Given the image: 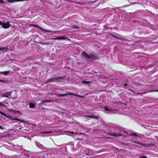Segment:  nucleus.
<instances>
[{"label": "nucleus", "instance_id": "obj_24", "mask_svg": "<svg viewBox=\"0 0 158 158\" xmlns=\"http://www.w3.org/2000/svg\"><path fill=\"white\" fill-rule=\"evenodd\" d=\"M4 81L6 82V81L5 80L0 79V82H4Z\"/></svg>", "mask_w": 158, "mask_h": 158}, {"label": "nucleus", "instance_id": "obj_2", "mask_svg": "<svg viewBox=\"0 0 158 158\" xmlns=\"http://www.w3.org/2000/svg\"><path fill=\"white\" fill-rule=\"evenodd\" d=\"M0 25H1L2 27L4 29L9 28L10 27V25L8 22L6 23H2L0 20Z\"/></svg>", "mask_w": 158, "mask_h": 158}, {"label": "nucleus", "instance_id": "obj_13", "mask_svg": "<svg viewBox=\"0 0 158 158\" xmlns=\"http://www.w3.org/2000/svg\"><path fill=\"white\" fill-rule=\"evenodd\" d=\"M50 100H43L41 101L42 102L43 104L47 102H50Z\"/></svg>", "mask_w": 158, "mask_h": 158}, {"label": "nucleus", "instance_id": "obj_16", "mask_svg": "<svg viewBox=\"0 0 158 158\" xmlns=\"http://www.w3.org/2000/svg\"><path fill=\"white\" fill-rule=\"evenodd\" d=\"M4 102H0V106H2L3 107H6V105H4L3 103Z\"/></svg>", "mask_w": 158, "mask_h": 158}, {"label": "nucleus", "instance_id": "obj_14", "mask_svg": "<svg viewBox=\"0 0 158 158\" xmlns=\"http://www.w3.org/2000/svg\"><path fill=\"white\" fill-rule=\"evenodd\" d=\"M29 26H33V27H37V28L38 27V28H39L40 29H41L40 28L41 27H39V26L38 25H36L31 24Z\"/></svg>", "mask_w": 158, "mask_h": 158}, {"label": "nucleus", "instance_id": "obj_25", "mask_svg": "<svg viewBox=\"0 0 158 158\" xmlns=\"http://www.w3.org/2000/svg\"><path fill=\"white\" fill-rule=\"evenodd\" d=\"M69 94L71 95H75V96H78V95H76V94Z\"/></svg>", "mask_w": 158, "mask_h": 158}, {"label": "nucleus", "instance_id": "obj_10", "mask_svg": "<svg viewBox=\"0 0 158 158\" xmlns=\"http://www.w3.org/2000/svg\"><path fill=\"white\" fill-rule=\"evenodd\" d=\"M9 72H10L9 71H4V72H0V74H3L5 75H7L9 73Z\"/></svg>", "mask_w": 158, "mask_h": 158}, {"label": "nucleus", "instance_id": "obj_15", "mask_svg": "<svg viewBox=\"0 0 158 158\" xmlns=\"http://www.w3.org/2000/svg\"><path fill=\"white\" fill-rule=\"evenodd\" d=\"M133 142V143H137V144H140V145H143V146H146V144H145V143H138V142Z\"/></svg>", "mask_w": 158, "mask_h": 158}, {"label": "nucleus", "instance_id": "obj_21", "mask_svg": "<svg viewBox=\"0 0 158 158\" xmlns=\"http://www.w3.org/2000/svg\"><path fill=\"white\" fill-rule=\"evenodd\" d=\"M139 158H148L147 156H141L139 157Z\"/></svg>", "mask_w": 158, "mask_h": 158}, {"label": "nucleus", "instance_id": "obj_5", "mask_svg": "<svg viewBox=\"0 0 158 158\" xmlns=\"http://www.w3.org/2000/svg\"><path fill=\"white\" fill-rule=\"evenodd\" d=\"M111 135L113 136H117V137H119V136H122V135L119 133H111Z\"/></svg>", "mask_w": 158, "mask_h": 158}, {"label": "nucleus", "instance_id": "obj_30", "mask_svg": "<svg viewBox=\"0 0 158 158\" xmlns=\"http://www.w3.org/2000/svg\"><path fill=\"white\" fill-rule=\"evenodd\" d=\"M50 81H48V82H50Z\"/></svg>", "mask_w": 158, "mask_h": 158}, {"label": "nucleus", "instance_id": "obj_8", "mask_svg": "<svg viewBox=\"0 0 158 158\" xmlns=\"http://www.w3.org/2000/svg\"><path fill=\"white\" fill-rule=\"evenodd\" d=\"M81 83H82V84L87 85H89L90 83V81H82L81 82Z\"/></svg>", "mask_w": 158, "mask_h": 158}, {"label": "nucleus", "instance_id": "obj_17", "mask_svg": "<svg viewBox=\"0 0 158 158\" xmlns=\"http://www.w3.org/2000/svg\"><path fill=\"white\" fill-rule=\"evenodd\" d=\"M67 94H60L58 95V96L59 97H64V96L66 95Z\"/></svg>", "mask_w": 158, "mask_h": 158}, {"label": "nucleus", "instance_id": "obj_26", "mask_svg": "<svg viewBox=\"0 0 158 158\" xmlns=\"http://www.w3.org/2000/svg\"><path fill=\"white\" fill-rule=\"evenodd\" d=\"M4 129V128L2 127L0 125V129L1 130H3Z\"/></svg>", "mask_w": 158, "mask_h": 158}, {"label": "nucleus", "instance_id": "obj_6", "mask_svg": "<svg viewBox=\"0 0 158 158\" xmlns=\"http://www.w3.org/2000/svg\"><path fill=\"white\" fill-rule=\"evenodd\" d=\"M36 146L39 148H40L41 149H43V148L45 149V148H44L43 147V146L40 143H39L36 142Z\"/></svg>", "mask_w": 158, "mask_h": 158}, {"label": "nucleus", "instance_id": "obj_12", "mask_svg": "<svg viewBox=\"0 0 158 158\" xmlns=\"http://www.w3.org/2000/svg\"><path fill=\"white\" fill-rule=\"evenodd\" d=\"M14 119L16 121L21 122L22 123H24L25 122L24 120H22V119H19L18 118H15Z\"/></svg>", "mask_w": 158, "mask_h": 158}, {"label": "nucleus", "instance_id": "obj_23", "mask_svg": "<svg viewBox=\"0 0 158 158\" xmlns=\"http://www.w3.org/2000/svg\"><path fill=\"white\" fill-rule=\"evenodd\" d=\"M73 27L74 29H77V26L74 25Z\"/></svg>", "mask_w": 158, "mask_h": 158}, {"label": "nucleus", "instance_id": "obj_20", "mask_svg": "<svg viewBox=\"0 0 158 158\" xmlns=\"http://www.w3.org/2000/svg\"><path fill=\"white\" fill-rule=\"evenodd\" d=\"M104 109L105 110L108 111H110V110L109 109L107 106H105L104 107Z\"/></svg>", "mask_w": 158, "mask_h": 158}, {"label": "nucleus", "instance_id": "obj_22", "mask_svg": "<svg viewBox=\"0 0 158 158\" xmlns=\"http://www.w3.org/2000/svg\"><path fill=\"white\" fill-rule=\"evenodd\" d=\"M0 114H2V115H3L4 116H5V114L4 113L2 112L1 111H0Z\"/></svg>", "mask_w": 158, "mask_h": 158}, {"label": "nucleus", "instance_id": "obj_28", "mask_svg": "<svg viewBox=\"0 0 158 158\" xmlns=\"http://www.w3.org/2000/svg\"><path fill=\"white\" fill-rule=\"evenodd\" d=\"M156 91V92H158V89H157V90H155V91Z\"/></svg>", "mask_w": 158, "mask_h": 158}, {"label": "nucleus", "instance_id": "obj_3", "mask_svg": "<svg viewBox=\"0 0 158 158\" xmlns=\"http://www.w3.org/2000/svg\"><path fill=\"white\" fill-rule=\"evenodd\" d=\"M11 92H7L6 93L2 94L1 96L3 97L8 98V96L11 95Z\"/></svg>", "mask_w": 158, "mask_h": 158}, {"label": "nucleus", "instance_id": "obj_7", "mask_svg": "<svg viewBox=\"0 0 158 158\" xmlns=\"http://www.w3.org/2000/svg\"><path fill=\"white\" fill-rule=\"evenodd\" d=\"M23 1H24V0H7V2L10 3H13L15 2H20Z\"/></svg>", "mask_w": 158, "mask_h": 158}, {"label": "nucleus", "instance_id": "obj_29", "mask_svg": "<svg viewBox=\"0 0 158 158\" xmlns=\"http://www.w3.org/2000/svg\"><path fill=\"white\" fill-rule=\"evenodd\" d=\"M46 32H49L50 31H46Z\"/></svg>", "mask_w": 158, "mask_h": 158}, {"label": "nucleus", "instance_id": "obj_11", "mask_svg": "<svg viewBox=\"0 0 158 158\" xmlns=\"http://www.w3.org/2000/svg\"><path fill=\"white\" fill-rule=\"evenodd\" d=\"M34 104L32 103H30L29 104V107L30 108H33L34 107Z\"/></svg>", "mask_w": 158, "mask_h": 158}, {"label": "nucleus", "instance_id": "obj_4", "mask_svg": "<svg viewBox=\"0 0 158 158\" xmlns=\"http://www.w3.org/2000/svg\"><path fill=\"white\" fill-rule=\"evenodd\" d=\"M86 117H88L90 118H93L98 119H99V117L93 115H87L85 116Z\"/></svg>", "mask_w": 158, "mask_h": 158}, {"label": "nucleus", "instance_id": "obj_9", "mask_svg": "<svg viewBox=\"0 0 158 158\" xmlns=\"http://www.w3.org/2000/svg\"><path fill=\"white\" fill-rule=\"evenodd\" d=\"M66 39L67 38L65 37H60L55 39V40H64Z\"/></svg>", "mask_w": 158, "mask_h": 158}, {"label": "nucleus", "instance_id": "obj_19", "mask_svg": "<svg viewBox=\"0 0 158 158\" xmlns=\"http://www.w3.org/2000/svg\"><path fill=\"white\" fill-rule=\"evenodd\" d=\"M1 50H4L5 51H6V49L4 47H1L0 48V51Z\"/></svg>", "mask_w": 158, "mask_h": 158}, {"label": "nucleus", "instance_id": "obj_1", "mask_svg": "<svg viewBox=\"0 0 158 158\" xmlns=\"http://www.w3.org/2000/svg\"><path fill=\"white\" fill-rule=\"evenodd\" d=\"M82 56L84 57L86 60L88 61L92 60L95 58V57L94 56L92 55H88L84 52H82Z\"/></svg>", "mask_w": 158, "mask_h": 158}, {"label": "nucleus", "instance_id": "obj_18", "mask_svg": "<svg viewBox=\"0 0 158 158\" xmlns=\"http://www.w3.org/2000/svg\"><path fill=\"white\" fill-rule=\"evenodd\" d=\"M52 132V131H45V132H42L41 133L42 134H49L51 133Z\"/></svg>", "mask_w": 158, "mask_h": 158}, {"label": "nucleus", "instance_id": "obj_27", "mask_svg": "<svg viewBox=\"0 0 158 158\" xmlns=\"http://www.w3.org/2000/svg\"><path fill=\"white\" fill-rule=\"evenodd\" d=\"M4 3V2L2 0H0V3Z\"/></svg>", "mask_w": 158, "mask_h": 158}]
</instances>
